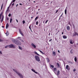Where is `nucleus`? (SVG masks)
Listing matches in <instances>:
<instances>
[{"mask_svg":"<svg viewBox=\"0 0 78 78\" xmlns=\"http://www.w3.org/2000/svg\"><path fill=\"white\" fill-rule=\"evenodd\" d=\"M12 41L13 42V43L17 45H20L21 44V43H20V41L17 40H15V39H12Z\"/></svg>","mask_w":78,"mask_h":78,"instance_id":"obj_1","label":"nucleus"},{"mask_svg":"<svg viewBox=\"0 0 78 78\" xmlns=\"http://www.w3.org/2000/svg\"><path fill=\"white\" fill-rule=\"evenodd\" d=\"M14 71L15 72L18 74V75H19V76L20 77V78H23V76L20 74V73H19L17 71L16 69H13Z\"/></svg>","mask_w":78,"mask_h":78,"instance_id":"obj_2","label":"nucleus"},{"mask_svg":"<svg viewBox=\"0 0 78 78\" xmlns=\"http://www.w3.org/2000/svg\"><path fill=\"white\" fill-rule=\"evenodd\" d=\"M8 47H9V48H15L16 47L15 46H14V45H13V44H11L9 45L6 46L5 47V48H8Z\"/></svg>","mask_w":78,"mask_h":78,"instance_id":"obj_3","label":"nucleus"},{"mask_svg":"<svg viewBox=\"0 0 78 78\" xmlns=\"http://www.w3.org/2000/svg\"><path fill=\"white\" fill-rule=\"evenodd\" d=\"M35 58L36 61H37L38 62H40V58H39V57L37 55H35Z\"/></svg>","mask_w":78,"mask_h":78,"instance_id":"obj_4","label":"nucleus"},{"mask_svg":"<svg viewBox=\"0 0 78 78\" xmlns=\"http://www.w3.org/2000/svg\"><path fill=\"white\" fill-rule=\"evenodd\" d=\"M77 35L78 36V34L77 33V32H75L73 34V36H76Z\"/></svg>","mask_w":78,"mask_h":78,"instance_id":"obj_5","label":"nucleus"},{"mask_svg":"<svg viewBox=\"0 0 78 78\" xmlns=\"http://www.w3.org/2000/svg\"><path fill=\"white\" fill-rule=\"evenodd\" d=\"M19 31L21 35L23 36V33L22 32V30H21V29H19Z\"/></svg>","mask_w":78,"mask_h":78,"instance_id":"obj_6","label":"nucleus"},{"mask_svg":"<svg viewBox=\"0 0 78 78\" xmlns=\"http://www.w3.org/2000/svg\"><path fill=\"white\" fill-rule=\"evenodd\" d=\"M31 45L32 46L35 48H36V45H34V44L33 43H32L31 44Z\"/></svg>","mask_w":78,"mask_h":78,"instance_id":"obj_7","label":"nucleus"},{"mask_svg":"<svg viewBox=\"0 0 78 78\" xmlns=\"http://www.w3.org/2000/svg\"><path fill=\"white\" fill-rule=\"evenodd\" d=\"M31 70H32V71H33V72H34V73H36V74H37V72H36L35 70H34V69H32Z\"/></svg>","mask_w":78,"mask_h":78,"instance_id":"obj_8","label":"nucleus"},{"mask_svg":"<svg viewBox=\"0 0 78 78\" xmlns=\"http://www.w3.org/2000/svg\"><path fill=\"white\" fill-rule=\"evenodd\" d=\"M69 65H66V69H67V70H70V68H69Z\"/></svg>","mask_w":78,"mask_h":78,"instance_id":"obj_9","label":"nucleus"},{"mask_svg":"<svg viewBox=\"0 0 78 78\" xmlns=\"http://www.w3.org/2000/svg\"><path fill=\"white\" fill-rule=\"evenodd\" d=\"M67 29L68 31H69V30H70V27L69 26H67Z\"/></svg>","mask_w":78,"mask_h":78,"instance_id":"obj_10","label":"nucleus"},{"mask_svg":"<svg viewBox=\"0 0 78 78\" xmlns=\"http://www.w3.org/2000/svg\"><path fill=\"white\" fill-rule=\"evenodd\" d=\"M8 27H9V24L7 23L6 25V28L7 29Z\"/></svg>","mask_w":78,"mask_h":78,"instance_id":"obj_11","label":"nucleus"},{"mask_svg":"<svg viewBox=\"0 0 78 78\" xmlns=\"http://www.w3.org/2000/svg\"><path fill=\"white\" fill-rule=\"evenodd\" d=\"M70 43L71 44H73L74 43L73 41H72V40H70Z\"/></svg>","mask_w":78,"mask_h":78,"instance_id":"obj_12","label":"nucleus"},{"mask_svg":"<svg viewBox=\"0 0 78 78\" xmlns=\"http://www.w3.org/2000/svg\"><path fill=\"white\" fill-rule=\"evenodd\" d=\"M38 51H40V52H41V53H42V55H45V54L42 51H41V50H39Z\"/></svg>","mask_w":78,"mask_h":78,"instance_id":"obj_13","label":"nucleus"},{"mask_svg":"<svg viewBox=\"0 0 78 78\" xmlns=\"http://www.w3.org/2000/svg\"><path fill=\"white\" fill-rule=\"evenodd\" d=\"M3 19H4V16H3V15L1 20V22H3Z\"/></svg>","mask_w":78,"mask_h":78,"instance_id":"obj_14","label":"nucleus"},{"mask_svg":"<svg viewBox=\"0 0 78 78\" xmlns=\"http://www.w3.org/2000/svg\"><path fill=\"white\" fill-rule=\"evenodd\" d=\"M52 54L53 55H54V56H55V55H56V52L55 51H53Z\"/></svg>","mask_w":78,"mask_h":78,"instance_id":"obj_15","label":"nucleus"},{"mask_svg":"<svg viewBox=\"0 0 78 78\" xmlns=\"http://www.w3.org/2000/svg\"><path fill=\"white\" fill-rule=\"evenodd\" d=\"M63 39H67V37L65 35L63 36Z\"/></svg>","mask_w":78,"mask_h":78,"instance_id":"obj_16","label":"nucleus"},{"mask_svg":"<svg viewBox=\"0 0 78 78\" xmlns=\"http://www.w3.org/2000/svg\"><path fill=\"white\" fill-rule=\"evenodd\" d=\"M34 53L36 55H38V56H39V54H38L35 51L34 52Z\"/></svg>","mask_w":78,"mask_h":78,"instance_id":"obj_17","label":"nucleus"},{"mask_svg":"<svg viewBox=\"0 0 78 78\" xmlns=\"http://www.w3.org/2000/svg\"><path fill=\"white\" fill-rule=\"evenodd\" d=\"M54 70L55 72H56V71H57V69L56 68H54Z\"/></svg>","mask_w":78,"mask_h":78,"instance_id":"obj_18","label":"nucleus"},{"mask_svg":"<svg viewBox=\"0 0 78 78\" xmlns=\"http://www.w3.org/2000/svg\"><path fill=\"white\" fill-rule=\"evenodd\" d=\"M57 65L58 68L60 67V66L59 65V63H57Z\"/></svg>","mask_w":78,"mask_h":78,"instance_id":"obj_19","label":"nucleus"},{"mask_svg":"<svg viewBox=\"0 0 78 78\" xmlns=\"http://www.w3.org/2000/svg\"><path fill=\"white\" fill-rule=\"evenodd\" d=\"M59 72H60L59 70L58 71H57V75H59Z\"/></svg>","mask_w":78,"mask_h":78,"instance_id":"obj_20","label":"nucleus"},{"mask_svg":"<svg viewBox=\"0 0 78 78\" xmlns=\"http://www.w3.org/2000/svg\"><path fill=\"white\" fill-rule=\"evenodd\" d=\"M74 60L75 61V62H76V61L77 60V58H76V57L74 58Z\"/></svg>","mask_w":78,"mask_h":78,"instance_id":"obj_21","label":"nucleus"},{"mask_svg":"<svg viewBox=\"0 0 78 78\" xmlns=\"http://www.w3.org/2000/svg\"><path fill=\"white\" fill-rule=\"evenodd\" d=\"M12 18H10V23H11L12 22Z\"/></svg>","mask_w":78,"mask_h":78,"instance_id":"obj_22","label":"nucleus"},{"mask_svg":"<svg viewBox=\"0 0 78 78\" xmlns=\"http://www.w3.org/2000/svg\"><path fill=\"white\" fill-rule=\"evenodd\" d=\"M6 36H8L9 35V32H7L6 33H5Z\"/></svg>","mask_w":78,"mask_h":78,"instance_id":"obj_23","label":"nucleus"},{"mask_svg":"<svg viewBox=\"0 0 78 78\" xmlns=\"http://www.w3.org/2000/svg\"><path fill=\"white\" fill-rule=\"evenodd\" d=\"M65 14H67V10L66 9H65Z\"/></svg>","mask_w":78,"mask_h":78,"instance_id":"obj_24","label":"nucleus"},{"mask_svg":"<svg viewBox=\"0 0 78 78\" xmlns=\"http://www.w3.org/2000/svg\"><path fill=\"white\" fill-rule=\"evenodd\" d=\"M38 19V17L37 16L36 17V18L35 19V20H37V19Z\"/></svg>","mask_w":78,"mask_h":78,"instance_id":"obj_25","label":"nucleus"},{"mask_svg":"<svg viewBox=\"0 0 78 78\" xmlns=\"http://www.w3.org/2000/svg\"><path fill=\"white\" fill-rule=\"evenodd\" d=\"M2 14H3V12H2L1 14H0V18H1V17L2 16Z\"/></svg>","mask_w":78,"mask_h":78,"instance_id":"obj_26","label":"nucleus"},{"mask_svg":"<svg viewBox=\"0 0 78 78\" xmlns=\"http://www.w3.org/2000/svg\"><path fill=\"white\" fill-rule=\"evenodd\" d=\"M15 1H16V0H13V1H12V2H11V3H12L14 2H15Z\"/></svg>","mask_w":78,"mask_h":78,"instance_id":"obj_27","label":"nucleus"},{"mask_svg":"<svg viewBox=\"0 0 78 78\" xmlns=\"http://www.w3.org/2000/svg\"><path fill=\"white\" fill-rule=\"evenodd\" d=\"M19 48L20 49V50H22V48L19 46Z\"/></svg>","mask_w":78,"mask_h":78,"instance_id":"obj_28","label":"nucleus"},{"mask_svg":"<svg viewBox=\"0 0 78 78\" xmlns=\"http://www.w3.org/2000/svg\"><path fill=\"white\" fill-rule=\"evenodd\" d=\"M8 10H6V11L5 12V14H6H6H7V12H8Z\"/></svg>","mask_w":78,"mask_h":78,"instance_id":"obj_29","label":"nucleus"},{"mask_svg":"<svg viewBox=\"0 0 78 78\" xmlns=\"http://www.w3.org/2000/svg\"><path fill=\"white\" fill-rule=\"evenodd\" d=\"M23 24H24V23H25V20H23Z\"/></svg>","mask_w":78,"mask_h":78,"instance_id":"obj_30","label":"nucleus"},{"mask_svg":"<svg viewBox=\"0 0 78 78\" xmlns=\"http://www.w3.org/2000/svg\"><path fill=\"white\" fill-rule=\"evenodd\" d=\"M50 66L52 68H54V66H53L52 65H51Z\"/></svg>","mask_w":78,"mask_h":78,"instance_id":"obj_31","label":"nucleus"},{"mask_svg":"<svg viewBox=\"0 0 78 78\" xmlns=\"http://www.w3.org/2000/svg\"><path fill=\"white\" fill-rule=\"evenodd\" d=\"M36 25H38V21H37L36 23Z\"/></svg>","mask_w":78,"mask_h":78,"instance_id":"obj_32","label":"nucleus"},{"mask_svg":"<svg viewBox=\"0 0 78 78\" xmlns=\"http://www.w3.org/2000/svg\"><path fill=\"white\" fill-rule=\"evenodd\" d=\"M3 4H2V6H1V9H2V8H3Z\"/></svg>","mask_w":78,"mask_h":78,"instance_id":"obj_33","label":"nucleus"},{"mask_svg":"<svg viewBox=\"0 0 78 78\" xmlns=\"http://www.w3.org/2000/svg\"><path fill=\"white\" fill-rule=\"evenodd\" d=\"M11 14L9 13V17H11Z\"/></svg>","mask_w":78,"mask_h":78,"instance_id":"obj_34","label":"nucleus"},{"mask_svg":"<svg viewBox=\"0 0 78 78\" xmlns=\"http://www.w3.org/2000/svg\"><path fill=\"white\" fill-rule=\"evenodd\" d=\"M51 41H52V39H51L50 40H49V42H51Z\"/></svg>","mask_w":78,"mask_h":78,"instance_id":"obj_35","label":"nucleus"},{"mask_svg":"<svg viewBox=\"0 0 78 78\" xmlns=\"http://www.w3.org/2000/svg\"><path fill=\"white\" fill-rule=\"evenodd\" d=\"M73 71H74V72H75V71H76V69H74Z\"/></svg>","mask_w":78,"mask_h":78,"instance_id":"obj_36","label":"nucleus"},{"mask_svg":"<svg viewBox=\"0 0 78 78\" xmlns=\"http://www.w3.org/2000/svg\"><path fill=\"white\" fill-rule=\"evenodd\" d=\"M2 41H3V40L2 39H0V42H2Z\"/></svg>","mask_w":78,"mask_h":78,"instance_id":"obj_37","label":"nucleus"},{"mask_svg":"<svg viewBox=\"0 0 78 78\" xmlns=\"http://www.w3.org/2000/svg\"><path fill=\"white\" fill-rule=\"evenodd\" d=\"M58 12V10H57L56 12H55V13H57V12Z\"/></svg>","mask_w":78,"mask_h":78,"instance_id":"obj_38","label":"nucleus"},{"mask_svg":"<svg viewBox=\"0 0 78 78\" xmlns=\"http://www.w3.org/2000/svg\"><path fill=\"white\" fill-rule=\"evenodd\" d=\"M48 21V20H47L46 21V22H45V23H46V24L47 23Z\"/></svg>","mask_w":78,"mask_h":78,"instance_id":"obj_39","label":"nucleus"},{"mask_svg":"<svg viewBox=\"0 0 78 78\" xmlns=\"http://www.w3.org/2000/svg\"><path fill=\"white\" fill-rule=\"evenodd\" d=\"M58 53H60V51H59V50H58Z\"/></svg>","mask_w":78,"mask_h":78,"instance_id":"obj_40","label":"nucleus"},{"mask_svg":"<svg viewBox=\"0 0 78 78\" xmlns=\"http://www.w3.org/2000/svg\"><path fill=\"white\" fill-rule=\"evenodd\" d=\"M16 22L17 23H18V20H17L16 19Z\"/></svg>","mask_w":78,"mask_h":78,"instance_id":"obj_41","label":"nucleus"},{"mask_svg":"<svg viewBox=\"0 0 78 78\" xmlns=\"http://www.w3.org/2000/svg\"><path fill=\"white\" fill-rule=\"evenodd\" d=\"M29 28H30V30H31V27L30 26H29Z\"/></svg>","mask_w":78,"mask_h":78,"instance_id":"obj_42","label":"nucleus"},{"mask_svg":"<svg viewBox=\"0 0 78 78\" xmlns=\"http://www.w3.org/2000/svg\"><path fill=\"white\" fill-rule=\"evenodd\" d=\"M7 10H9V7H8V8H7Z\"/></svg>","mask_w":78,"mask_h":78,"instance_id":"obj_43","label":"nucleus"},{"mask_svg":"<svg viewBox=\"0 0 78 78\" xmlns=\"http://www.w3.org/2000/svg\"><path fill=\"white\" fill-rule=\"evenodd\" d=\"M0 54H2V51H0Z\"/></svg>","mask_w":78,"mask_h":78,"instance_id":"obj_44","label":"nucleus"},{"mask_svg":"<svg viewBox=\"0 0 78 78\" xmlns=\"http://www.w3.org/2000/svg\"><path fill=\"white\" fill-rule=\"evenodd\" d=\"M48 35L49 36H50V33H49V34H48Z\"/></svg>","mask_w":78,"mask_h":78,"instance_id":"obj_45","label":"nucleus"},{"mask_svg":"<svg viewBox=\"0 0 78 78\" xmlns=\"http://www.w3.org/2000/svg\"><path fill=\"white\" fill-rule=\"evenodd\" d=\"M7 20H9V18H7Z\"/></svg>","mask_w":78,"mask_h":78,"instance_id":"obj_46","label":"nucleus"},{"mask_svg":"<svg viewBox=\"0 0 78 78\" xmlns=\"http://www.w3.org/2000/svg\"><path fill=\"white\" fill-rule=\"evenodd\" d=\"M13 5H14V3L12 4V5L13 6Z\"/></svg>","mask_w":78,"mask_h":78,"instance_id":"obj_47","label":"nucleus"},{"mask_svg":"<svg viewBox=\"0 0 78 78\" xmlns=\"http://www.w3.org/2000/svg\"><path fill=\"white\" fill-rule=\"evenodd\" d=\"M20 5H22V4H20Z\"/></svg>","mask_w":78,"mask_h":78,"instance_id":"obj_48","label":"nucleus"},{"mask_svg":"<svg viewBox=\"0 0 78 78\" xmlns=\"http://www.w3.org/2000/svg\"><path fill=\"white\" fill-rule=\"evenodd\" d=\"M40 9H38V11H40Z\"/></svg>","mask_w":78,"mask_h":78,"instance_id":"obj_49","label":"nucleus"},{"mask_svg":"<svg viewBox=\"0 0 78 78\" xmlns=\"http://www.w3.org/2000/svg\"><path fill=\"white\" fill-rule=\"evenodd\" d=\"M62 15H63V13H62V14L61 16H62Z\"/></svg>","mask_w":78,"mask_h":78,"instance_id":"obj_50","label":"nucleus"},{"mask_svg":"<svg viewBox=\"0 0 78 78\" xmlns=\"http://www.w3.org/2000/svg\"><path fill=\"white\" fill-rule=\"evenodd\" d=\"M33 2L34 3H35V2H36V1H34Z\"/></svg>","mask_w":78,"mask_h":78,"instance_id":"obj_51","label":"nucleus"},{"mask_svg":"<svg viewBox=\"0 0 78 78\" xmlns=\"http://www.w3.org/2000/svg\"><path fill=\"white\" fill-rule=\"evenodd\" d=\"M63 34V32H62V34Z\"/></svg>","mask_w":78,"mask_h":78,"instance_id":"obj_52","label":"nucleus"},{"mask_svg":"<svg viewBox=\"0 0 78 78\" xmlns=\"http://www.w3.org/2000/svg\"><path fill=\"white\" fill-rule=\"evenodd\" d=\"M18 39H19V38H20V37H18Z\"/></svg>","mask_w":78,"mask_h":78,"instance_id":"obj_53","label":"nucleus"},{"mask_svg":"<svg viewBox=\"0 0 78 78\" xmlns=\"http://www.w3.org/2000/svg\"><path fill=\"white\" fill-rule=\"evenodd\" d=\"M2 28H4V26H2Z\"/></svg>","mask_w":78,"mask_h":78,"instance_id":"obj_54","label":"nucleus"},{"mask_svg":"<svg viewBox=\"0 0 78 78\" xmlns=\"http://www.w3.org/2000/svg\"><path fill=\"white\" fill-rule=\"evenodd\" d=\"M17 5H18V4H17V5H16V6H17Z\"/></svg>","mask_w":78,"mask_h":78,"instance_id":"obj_55","label":"nucleus"},{"mask_svg":"<svg viewBox=\"0 0 78 78\" xmlns=\"http://www.w3.org/2000/svg\"><path fill=\"white\" fill-rule=\"evenodd\" d=\"M37 14H38V12H37Z\"/></svg>","mask_w":78,"mask_h":78,"instance_id":"obj_56","label":"nucleus"},{"mask_svg":"<svg viewBox=\"0 0 78 78\" xmlns=\"http://www.w3.org/2000/svg\"><path fill=\"white\" fill-rule=\"evenodd\" d=\"M51 50H53V48H51Z\"/></svg>","mask_w":78,"mask_h":78,"instance_id":"obj_57","label":"nucleus"},{"mask_svg":"<svg viewBox=\"0 0 78 78\" xmlns=\"http://www.w3.org/2000/svg\"><path fill=\"white\" fill-rule=\"evenodd\" d=\"M60 17H62V16L61 15Z\"/></svg>","mask_w":78,"mask_h":78,"instance_id":"obj_58","label":"nucleus"},{"mask_svg":"<svg viewBox=\"0 0 78 78\" xmlns=\"http://www.w3.org/2000/svg\"><path fill=\"white\" fill-rule=\"evenodd\" d=\"M61 19V17H60V18H59V19Z\"/></svg>","mask_w":78,"mask_h":78,"instance_id":"obj_59","label":"nucleus"},{"mask_svg":"<svg viewBox=\"0 0 78 78\" xmlns=\"http://www.w3.org/2000/svg\"><path fill=\"white\" fill-rule=\"evenodd\" d=\"M71 53H72V52H71Z\"/></svg>","mask_w":78,"mask_h":78,"instance_id":"obj_60","label":"nucleus"},{"mask_svg":"<svg viewBox=\"0 0 78 78\" xmlns=\"http://www.w3.org/2000/svg\"><path fill=\"white\" fill-rule=\"evenodd\" d=\"M1 19V18H0V20Z\"/></svg>","mask_w":78,"mask_h":78,"instance_id":"obj_61","label":"nucleus"}]
</instances>
